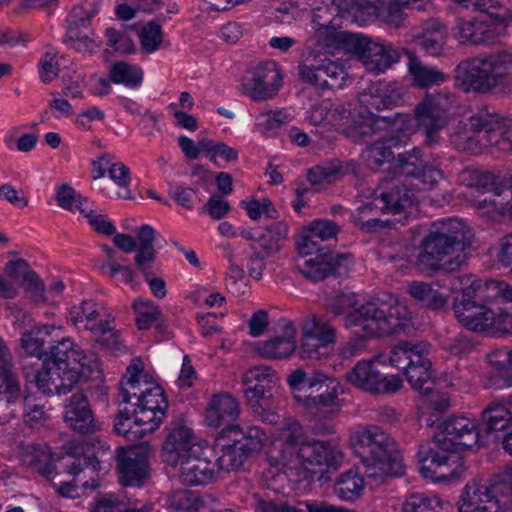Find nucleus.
Masks as SVG:
<instances>
[{
    "instance_id": "nucleus-1",
    "label": "nucleus",
    "mask_w": 512,
    "mask_h": 512,
    "mask_svg": "<svg viewBox=\"0 0 512 512\" xmlns=\"http://www.w3.org/2000/svg\"><path fill=\"white\" fill-rule=\"evenodd\" d=\"M47 327H34L22 334L21 347L28 357L41 361V369L35 374V383L45 394L65 395L81 379L101 374V363L94 352H85L71 338L55 341L43 350Z\"/></svg>"
},
{
    "instance_id": "nucleus-2",
    "label": "nucleus",
    "mask_w": 512,
    "mask_h": 512,
    "mask_svg": "<svg viewBox=\"0 0 512 512\" xmlns=\"http://www.w3.org/2000/svg\"><path fill=\"white\" fill-rule=\"evenodd\" d=\"M341 227L328 219H316L305 227L296 240V246L305 259L298 264L301 274L312 283H318L329 277H347L353 266L349 253H335L323 242L335 238Z\"/></svg>"
},
{
    "instance_id": "nucleus-3",
    "label": "nucleus",
    "mask_w": 512,
    "mask_h": 512,
    "mask_svg": "<svg viewBox=\"0 0 512 512\" xmlns=\"http://www.w3.org/2000/svg\"><path fill=\"white\" fill-rule=\"evenodd\" d=\"M473 233L464 221L453 218L432 225L429 234L421 242L416 265L421 271H453L464 262V256H456L443 263V259L456 250L470 247Z\"/></svg>"
},
{
    "instance_id": "nucleus-4",
    "label": "nucleus",
    "mask_w": 512,
    "mask_h": 512,
    "mask_svg": "<svg viewBox=\"0 0 512 512\" xmlns=\"http://www.w3.org/2000/svg\"><path fill=\"white\" fill-rule=\"evenodd\" d=\"M455 81L465 92L489 93L512 86V52L497 50L461 61Z\"/></svg>"
},
{
    "instance_id": "nucleus-5",
    "label": "nucleus",
    "mask_w": 512,
    "mask_h": 512,
    "mask_svg": "<svg viewBox=\"0 0 512 512\" xmlns=\"http://www.w3.org/2000/svg\"><path fill=\"white\" fill-rule=\"evenodd\" d=\"M348 321L371 336L409 334L413 330L412 313L408 306L388 292H382L361 305L357 311L349 314Z\"/></svg>"
},
{
    "instance_id": "nucleus-6",
    "label": "nucleus",
    "mask_w": 512,
    "mask_h": 512,
    "mask_svg": "<svg viewBox=\"0 0 512 512\" xmlns=\"http://www.w3.org/2000/svg\"><path fill=\"white\" fill-rule=\"evenodd\" d=\"M473 11L482 14L469 20L458 19L455 37L461 44L488 46L495 44L504 33L508 21L512 18L509 8L491 1H476Z\"/></svg>"
},
{
    "instance_id": "nucleus-7",
    "label": "nucleus",
    "mask_w": 512,
    "mask_h": 512,
    "mask_svg": "<svg viewBox=\"0 0 512 512\" xmlns=\"http://www.w3.org/2000/svg\"><path fill=\"white\" fill-rule=\"evenodd\" d=\"M265 440V432L257 426L222 428L215 439L218 468L238 470L262 450Z\"/></svg>"
},
{
    "instance_id": "nucleus-8",
    "label": "nucleus",
    "mask_w": 512,
    "mask_h": 512,
    "mask_svg": "<svg viewBox=\"0 0 512 512\" xmlns=\"http://www.w3.org/2000/svg\"><path fill=\"white\" fill-rule=\"evenodd\" d=\"M353 446L367 467L377 468L392 477L404 474L405 467L397 444L379 427L357 431L353 437Z\"/></svg>"
},
{
    "instance_id": "nucleus-9",
    "label": "nucleus",
    "mask_w": 512,
    "mask_h": 512,
    "mask_svg": "<svg viewBox=\"0 0 512 512\" xmlns=\"http://www.w3.org/2000/svg\"><path fill=\"white\" fill-rule=\"evenodd\" d=\"M417 200L416 190L411 187L407 179L402 180L398 177L384 180L377 189L373 202L366 203L358 208L355 223L363 231L374 232L382 227L379 219L369 217L374 207L384 213L398 214L412 207Z\"/></svg>"
},
{
    "instance_id": "nucleus-10",
    "label": "nucleus",
    "mask_w": 512,
    "mask_h": 512,
    "mask_svg": "<svg viewBox=\"0 0 512 512\" xmlns=\"http://www.w3.org/2000/svg\"><path fill=\"white\" fill-rule=\"evenodd\" d=\"M456 106V95L446 90L427 94L415 106L414 119L423 136V147L433 149L443 143L441 133L449 125Z\"/></svg>"
},
{
    "instance_id": "nucleus-11",
    "label": "nucleus",
    "mask_w": 512,
    "mask_h": 512,
    "mask_svg": "<svg viewBox=\"0 0 512 512\" xmlns=\"http://www.w3.org/2000/svg\"><path fill=\"white\" fill-rule=\"evenodd\" d=\"M430 344L424 341H403L390 351V364L406 375L411 388L423 395H429L434 389L432 362L427 357Z\"/></svg>"
},
{
    "instance_id": "nucleus-12",
    "label": "nucleus",
    "mask_w": 512,
    "mask_h": 512,
    "mask_svg": "<svg viewBox=\"0 0 512 512\" xmlns=\"http://www.w3.org/2000/svg\"><path fill=\"white\" fill-rule=\"evenodd\" d=\"M277 374L267 366L250 369L244 376L243 393L254 414L268 424H275L279 416L275 413L274 393L277 390Z\"/></svg>"
},
{
    "instance_id": "nucleus-13",
    "label": "nucleus",
    "mask_w": 512,
    "mask_h": 512,
    "mask_svg": "<svg viewBox=\"0 0 512 512\" xmlns=\"http://www.w3.org/2000/svg\"><path fill=\"white\" fill-rule=\"evenodd\" d=\"M455 450H441L435 444L421 445L418 451L420 473L434 482L460 480L466 472L463 458Z\"/></svg>"
},
{
    "instance_id": "nucleus-14",
    "label": "nucleus",
    "mask_w": 512,
    "mask_h": 512,
    "mask_svg": "<svg viewBox=\"0 0 512 512\" xmlns=\"http://www.w3.org/2000/svg\"><path fill=\"white\" fill-rule=\"evenodd\" d=\"M302 343L298 349L301 359L320 360L328 357L336 343V329L325 318L312 314L301 324Z\"/></svg>"
},
{
    "instance_id": "nucleus-15",
    "label": "nucleus",
    "mask_w": 512,
    "mask_h": 512,
    "mask_svg": "<svg viewBox=\"0 0 512 512\" xmlns=\"http://www.w3.org/2000/svg\"><path fill=\"white\" fill-rule=\"evenodd\" d=\"M346 380L354 387L370 394H393L402 387L397 375H387L378 368L375 360H361L346 374Z\"/></svg>"
},
{
    "instance_id": "nucleus-16",
    "label": "nucleus",
    "mask_w": 512,
    "mask_h": 512,
    "mask_svg": "<svg viewBox=\"0 0 512 512\" xmlns=\"http://www.w3.org/2000/svg\"><path fill=\"white\" fill-rule=\"evenodd\" d=\"M482 425L465 416H454L446 419L434 437V444L441 450H466L478 443Z\"/></svg>"
},
{
    "instance_id": "nucleus-17",
    "label": "nucleus",
    "mask_w": 512,
    "mask_h": 512,
    "mask_svg": "<svg viewBox=\"0 0 512 512\" xmlns=\"http://www.w3.org/2000/svg\"><path fill=\"white\" fill-rule=\"evenodd\" d=\"M300 79L319 88L339 89L344 85L347 72L343 66L330 60L326 55L311 53L305 62L299 65Z\"/></svg>"
},
{
    "instance_id": "nucleus-18",
    "label": "nucleus",
    "mask_w": 512,
    "mask_h": 512,
    "mask_svg": "<svg viewBox=\"0 0 512 512\" xmlns=\"http://www.w3.org/2000/svg\"><path fill=\"white\" fill-rule=\"evenodd\" d=\"M278 64L274 61L258 63L242 79L245 95L259 102L273 98L282 85Z\"/></svg>"
},
{
    "instance_id": "nucleus-19",
    "label": "nucleus",
    "mask_w": 512,
    "mask_h": 512,
    "mask_svg": "<svg viewBox=\"0 0 512 512\" xmlns=\"http://www.w3.org/2000/svg\"><path fill=\"white\" fill-rule=\"evenodd\" d=\"M453 292V311L457 320L470 331L484 332L487 327L490 300L482 301L477 290Z\"/></svg>"
},
{
    "instance_id": "nucleus-20",
    "label": "nucleus",
    "mask_w": 512,
    "mask_h": 512,
    "mask_svg": "<svg viewBox=\"0 0 512 512\" xmlns=\"http://www.w3.org/2000/svg\"><path fill=\"white\" fill-rule=\"evenodd\" d=\"M499 474L491 485L477 480L468 482L457 501L458 512H501V495L496 493Z\"/></svg>"
},
{
    "instance_id": "nucleus-21",
    "label": "nucleus",
    "mask_w": 512,
    "mask_h": 512,
    "mask_svg": "<svg viewBox=\"0 0 512 512\" xmlns=\"http://www.w3.org/2000/svg\"><path fill=\"white\" fill-rule=\"evenodd\" d=\"M411 122V118L406 114L374 115L370 113L361 122L348 126L346 133L353 141L366 143L370 137L380 131H409Z\"/></svg>"
},
{
    "instance_id": "nucleus-22",
    "label": "nucleus",
    "mask_w": 512,
    "mask_h": 512,
    "mask_svg": "<svg viewBox=\"0 0 512 512\" xmlns=\"http://www.w3.org/2000/svg\"><path fill=\"white\" fill-rule=\"evenodd\" d=\"M167 431L161 455L166 464L176 465L179 459H183L192 450H201V445L195 442L194 433L183 418L173 420Z\"/></svg>"
},
{
    "instance_id": "nucleus-23",
    "label": "nucleus",
    "mask_w": 512,
    "mask_h": 512,
    "mask_svg": "<svg viewBox=\"0 0 512 512\" xmlns=\"http://www.w3.org/2000/svg\"><path fill=\"white\" fill-rule=\"evenodd\" d=\"M473 128L485 129V142L500 151H512V118L488 111L472 115Z\"/></svg>"
},
{
    "instance_id": "nucleus-24",
    "label": "nucleus",
    "mask_w": 512,
    "mask_h": 512,
    "mask_svg": "<svg viewBox=\"0 0 512 512\" xmlns=\"http://www.w3.org/2000/svg\"><path fill=\"white\" fill-rule=\"evenodd\" d=\"M397 161L400 174L406 179L414 178L425 190L434 188L444 177L442 170L424 162L421 147L399 153Z\"/></svg>"
},
{
    "instance_id": "nucleus-25",
    "label": "nucleus",
    "mask_w": 512,
    "mask_h": 512,
    "mask_svg": "<svg viewBox=\"0 0 512 512\" xmlns=\"http://www.w3.org/2000/svg\"><path fill=\"white\" fill-rule=\"evenodd\" d=\"M178 467V477L182 484L188 486H205L212 483L216 477L215 464L203 451L194 449L191 453L179 459V463L171 465Z\"/></svg>"
},
{
    "instance_id": "nucleus-26",
    "label": "nucleus",
    "mask_w": 512,
    "mask_h": 512,
    "mask_svg": "<svg viewBox=\"0 0 512 512\" xmlns=\"http://www.w3.org/2000/svg\"><path fill=\"white\" fill-rule=\"evenodd\" d=\"M156 231L150 225H142L136 233V255L135 265L144 276L145 281L150 288H165V281L161 277L155 276L153 272V264L156 259V251L154 242Z\"/></svg>"
},
{
    "instance_id": "nucleus-27",
    "label": "nucleus",
    "mask_w": 512,
    "mask_h": 512,
    "mask_svg": "<svg viewBox=\"0 0 512 512\" xmlns=\"http://www.w3.org/2000/svg\"><path fill=\"white\" fill-rule=\"evenodd\" d=\"M64 421L67 426L79 434H93L101 429L86 395L77 392L71 395L64 406Z\"/></svg>"
},
{
    "instance_id": "nucleus-28",
    "label": "nucleus",
    "mask_w": 512,
    "mask_h": 512,
    "mask_svg": "<svg viewBox=\"0 0 512 512\" xmlns=\"http://www.w3.org/2000/svg\"><path fill=\"white\" fill-rule=\"evenodd\" d=\"M297 458L311 465H325L328 470H337L343 459L334 439H309L297 449Z\"/></svg>"
},
{
    "instance_id": "nucleus-29",
    "label": "nucleus",
    "mask_w": 512,
    "mask_h": 512,
    "mask_svg": "<svg viewBox=\"0 0 512 512\" xmlns=\"http://www.w3.org/2000/svg\"><path fill=\"white\" fill-rule=\"evenodd\" d=\"M6 258L7 261L4 263L2 276L6 280L7 287L45 288V283L40 275L32 268L28 260L21 257L17 251H8Z\"/></svg>"
},
{
    "instance_id": "nucleus-30",
    "label": "nucleus",
    "mask_w": 512,
    "mask_h": 512,
    "mask_svg": "<svg viewBox=\"0 0 512 512\" xmlns=\"http://www.w3.org/2000/svg\"><path fill=\"white\" fill-rule=\"evenodd\" d=\"M119 480L124 486H141L148 476V458L136 448H118L116 456Z\"/></svg>"
},
{
    "instance_id": "nucleus-31",
    "label": "nucleus",
    "mask_w": 512,
    "mask_h": 512,
    "mask_svg": "<svg viewBox=\"0 0 512 512\" xmlns=\"http://www.w3.org/2000/svg\"><path fill=\"white\" fill-rule=\"evenodd\" d=\"M486 333L494 337L512 336V290H499L490 300Z\"/></svg>"
},
{
    "instance_id": "nucleus-32",
    "label": "nucleus",
    "mask_w": 512,
    "mask_h": 512,
    "mask_svg": "<svg viewBox=\"0 0 512 512\" xmlns=\"http://www.w3.org/2000/svg\"><path fill=\"white\" fill-rule=\"evenodd\" d=\"M482 430L502 439L503 448L512 456V413L503 403H492L482 412Z\"/></svg>"
},
{
    "instance_id": "nucleus-33",
    "label": "nucleus",
    "mask_w": 512,
    "mask_h": 512,
    "mask_svg": "<svg viewBox=\"0 0 512 512\" xmlns=\"http://www.w3.org/2000/svg\"><path fill=\"white\" fill-rule=\"evenodd\" d=\"M288 226L281 221L274 222L268 227L260 230L258 244H251L253 253L250 257L252 263H257L259 267L264 264V260L279 252L287 238Z\"/></svg>"
},
{
    "instance_id": "nucleus-34",
    "label": "nucleus",
    "mask_w": 512,
    "mask_h": 512,
    "mask_svg": "<svg viewBox=\"0 0 512 512\" xmlns=\"http://www.w3.org/2000/svg\"><path fill=\"white\" fill-rule=\"evenodd\" d=\"M239 416V404L229 394L214 395L206 408L205 422L214 428H228L237 426L233 424Z\"/></svg>"
},
{
    "instance_id": "nucleus-35",
    "label": "nucleus",
    "mask_w": 512,
    "mask_h": 512,
    "mask_svg": "<svg viewBox=\"0 0 512 512\" xmlns=\"http://www.w3.org/2000/svg\"><path fill=\"white\" fill-rule=\"evenodd\" d=\"M283 335L273 337L258 345L257 352L266 359H285L296 350L295 328L287 320L282 321Z\"/></svg>"
},
{
    "instance_id": "nucleus-36",
    "label": "nucleus",
    "mask_w": 512,
    "mask_h": 512,
    "mask_svg": "<svg viewBox=\"0 0 512 512\" xmlns=\"http://www.w3.org/2000/svg\"><path fill=\"white\" fill-rule=\"evenodd\" d=\"M400 59L399 52L387 42L369 40L361 61L369 71L381 73Z\"/></svg>"
},
{
    "instance_id": "nucleus-37",
    "label": "nucleus",
    "mask_w": 512,
    "mask_h": 512,
    "mask_svg": "<svg viewBox=\"0 0 512 512\" xmlns=\"http://www.w3.org/2000/svg\"><path fill=\"white\" fill-rule=\"evenodd\" d=\"M369 40L370 38L362 34L336 30L326 33L324 48L330 51H343L361 60Z\"/></svg>"
},
{
    "instance_id": "nucleus-38",
    "label": "nucleus",
    "mask_w": 512,
    "mask_h": 512,
    "mask_svg": "<svg viewBox=\"0 0 512 512\" xmlns=\"http://www.w3.org/2000/svg\"><path fill=\"white\" fill-rule=\"evenodd\" d=\"M483 141H485V129L473 128L472 116L466 123L460 122L450 135V142L455 149L470 154L480 153Z\"/></svg>"
},
{
    "instance_id": "nucleus-39",
    "label": "nucleus",
    "mask_w": 512,
    "mask_h": 512,
    "mask_svg": "<svg viewBox=\"0 0 512 512\" xmlns=\"http://www.w3.org/2000/svg\"><path fill=\"white\" fill-rule=\"evenodd\" d=\"M63 43L78 52L92 54L100 48L101 41L91 27V23L67 26Z\"/></svg>"
},
{
    "instance_id": "nucleus-40",
    "label": "nucleus",
    "mask_w": 512,
    "mask_h": 512,
    "mask_svg": "<svg viewBox=\"0 0 512 512\" xmlns=\"http://www.w3.org/2000/svg\"><path fill=\"white\" fill-rule=\"evenodd\" d=\"M446 27L437 19L425 23L421 35L416 39L417 45L430 56H439L446 44Z\"/></svg>"
},
{
    "instance_id": "nucleus-41",
    "label": "nucleus",
    "mask_w": 512,
    "mask_h": 512,
    "mask_svg": "<svg viewBox=\"0 0 512 512\" xmlns=\"http://www.w3.org/2000/svg\"><path fill=\"white\" fill-rule=\"evenodd\" d=\"M78 308L87 319L84 330L91 332H109L111 330L113 320L102 305L92 300H84Z\"/></svg>"
},
{
    "instance_id": "nucleus-42",
    "label": "nucleus",
    "mask_w": 512,
    "mask_h": 512,
    "mask_svg": "<svg viewBox=\"0 0 512 512\" xmlns=\"http://www.w3.org/2000/svg\"><path fill=\"white\" fill-rule=\"evenodd\" d=\"M489 363L495 369L494 384L499 388L512 386V350L502 347L489 355Z\"/></svg>"
},
{
    "instance_id": "nucleus-43",
    "label": "nucleus",
    "mask_w": 512,
    "mask_h": 512,
    "mask_svg": "<svg viewBox=\"0 0 512 512\" xmlns=\"http://www.w3.org/2000/svg\"><path fill=\"white\" fill-rule=\"evenodd\" d=\"M364 489L363 477L353 469L339 475L334 483V492L343 501H354Z\"/></svg>"
},
{
    "instance_id": "nucleus-44",
    "label": "nucleus",
    "mask_w": 512,
    "mask_h": 512,
    "mask_svg": "<svg viewBox=\"0 0 512 512\" xmlns=\"http://www.w3.org/2000/svg\"><path fill=\"white\" fill-rule=\"evenodd\" d=\"M409 73L412 77L413 85L419 88L439 85L448 79V76L437 68L423 65L416 59L410 60Z\"/></svg>"
},
{
    "instance_id": "nucleus-45",
    "label": "nucleus",
    "mask_w": 512,
    "mask_h": 512,
    "mask_svg": "<svg viewBox=\"0 0 512 512\" xmlns=\"http://www.w3.org/2000/svg\"><path fill=\"white\" fill-rule=\"evenodd\" d=\"M398 139L392 135H382L372 142L366 149V156L369 165L380 166L393 159L392 146Z\"/></svg>"
},
{
    "instance_id": "nucleus-46",
    "label": "nucleus",
    "mask_w": 512,
    "mask_h": 512,
    "mask_svg": "<svg viewBox=\"0 0 512 512\" xmlns=\"http://www.w3.org/2000/svg\"><path fill=\"white\" fill-rule=\"evenodd\" d=\"M135 421V427L140 429L143 437L154 432L166 418V413L152 408L135 405L131 412Z\"/></svg>"
},
{
    "instance_id": "nucleus-47",
    "label": "nucleus",
    "mask_w": 512,
    "mask_h": 512,
    "mask_svg": "<svg viewBox=\"0 0 512 512\" xmlns=\"http://www.w3.org/2000/svg\"><path fill=\"white\" fill-rule=\"evenodd\" d=\"M337 12L352 13L357 21L366 22L376 17L378 8L368 0H332Z\"/></svg>"
},
{
    "instance_id": "nucleus-48",
    "label": "nucleus",
    "mask_w": 512,
    "mask_h": 512,
    "mask_svg": "<svg viewBox=\"0 0 512 512\" xmlns=\"http://www.w3.org/2000/svg\"><path fill=\"white\" fill-rule=\"evenodd\" d=\"M110 78L114 83L124 84L130 88H136L142 83L143 71L138 66L131 65L123 61L116 62L111 67Z\"/></svg>"
},
{
    "instance_id": "nucleus-49",
    "label": "nucleus",
    "mask_w": 512,
    "mask_h": 512,
    "mask_svg": "<svg viewBox=\"0 0 512 512\" xmlns=\"http://www.w3.org/2000/svg\"><path fill=\"white\" fill-rule=\"evenodd\" d=\"M440 500L437 496L413 492L408 494L402 503V512H439Z\"/></svg>"
},
{
    "instance_id": "nucleus-50",
    "label": "nucleus",
    "mask_w": 512,
    "mask_h": 512,
    "mask_svg": "<svg viewBox=\"0 0 512 512\" xmlns=\"http://www.w3.org/2000/svg\"><path fill=\"white\" fill-rule=\"evenodd\" d=\"M169 503L173 512H198L202 505L198 492L185 489L172 492Z\"/></svg>"
},
{
    "instance_id": "nucleus-51",
    "label": "nucleus",
    "mask_w": 512,
    "mask_h": 512,
    "mask_svg": "<svg viewBox=\"0 0 512 512\" xmlns=\"http://www.w3.org/2000/svg\"><path fill=\"white\" fill-rule=\"evenodd\" d=\"M132 306L137 313L135 322L139 330L149 329L160 317L161 312L152 301L137 298Z\"/></svg>"
},
{
    "instance_id": "nucleus-52",
    "label": "nucleus",
    "mask_w": 512,
    "mask_h": 512,
    "mask_svg": "<svg viewBox=\"0 0 512 512\" xmlns=\"http://www.w3.org/2000/svg\"><path fill=\"white\" fill-rule=\"evenodd\" d=\"M358 296L351 290H331L326 298V307L336 315L350 311L358 303Z\"/></svg>"
},
{
    "instance_id": "nucleus-53",
    "label": "nucleus",
    "mask_w": 512,
    "mask_h": 512,
    "mask_svg": "<svg viewBox=\"0 0 512 512\" xmlns=\"http://www.w3.org/2000/svg\"><path fill=\"white\" fill-rule=\"evenodd\" d=\"M134 405L152 408L166 413L169 403L163 388L155 384L141 391L138 396V402Z\"/></svg>"
},
{
    "instance_id": "nucleus-54",
    "label": "nucleus",
    "mask_w": 512,
    "mask_h": 512,
    "mask_svg": "<svg viewBox=\"0 0 512 512\" xmlns=\"http://www.w3.org/2000/svg\"><path fill=\"white\" fill-rule=\"evenodd\" d=\"M24 451L31 455L30 463L34 465H40L39 471L43 475H50L54 469V465L51 461L50 448L46 444L29 443L24 447Z\"/></svg>"
},
{
    "instance_id": "nucleus-55",
    "label": "nucleus",
    "mask_w": 512,
    "mask_h": 512,
    "mask_svg": "<svg viewBox=\"0 0 512 512\" xmlns=\"http://www.w3.org/2000/svg\"><path fill=\"white\" fill-rule=\"evenodd\" d=\"M139 38L142 49L146 53H153L159 49L163 41L162 28L157 22L150 21L143 26Z\"/></svg>"
},
{
    "instance_id": "nucleus-56",
    "label": "nucleus",
    "mask_w": 512,
    "mask_h": 512,
    "mask_svg": "<svg viewBox=\"0 0 512 512\" xmlns=\"http://www.w3.org/2000/svg\"><path fill=\"white\" fill-rule=\"evenodd\" d=\"M412 297L427 309L438 311L444 309L448 303V296L439 290H409Z\"/></svg>"
},
{
    "instance_id": "nucleus-57",
    "label": "nucleus",
    "mask_w": 512,
    "mask_h": 512,
    "mask_svg": "<svg viewBox=\"0 0 512 512\" xmlns=\"http://www.w3.org/2000/svg\"><path fill=\"white\" fill-rule=\"evenodd\" d=\"M114 431L117 434H121L128 440L142 438L143 435L140 429L135 427V421L133 419L131 411L128 409L120 410L114 421Z\"/></svg>"
},
{
    "instance_id": "nucleus-58",
    "label": "nucleus",
    "mask_w": 512,
    "mask_h": 512,
    "mask_svg": "<svg viewBox=\"0 0 512 512\" xmlns=\"http://www.w3.org/2000/svg\"><path fill=\"white\" fill-rule=\"evenodd\" d=\"M451 286V288H512L510 284L504 281H495L493 279L486 280L483 283L481 279H477L472 274L454 277Z\"/></svg>"
},
{
    "instance_id": "nucleus-59",
    "label": "nucleus",
    "mask_w": 512,
    "mask_h": 512,
    "mask_svg": "<svg viewBox=\"0 0 512 512\" xmlns=\"http://www.w3.org/2000/svg\"><path fill=\"white\" fill-rule=\"evenodd\" d=\"M109 177L119 187L125 188L124 193H117V197L121 199H132L131 191L128 186L131 181L130 170L122 162L113 163L108 169Z\"/></svg>"
},
{
    "instance_id": "nucleus-60",
    "label": "nucleus",
    "mask_w": 512,
    "mask_h": 512,
    "mask_svg": "<svg viewBox=\"0 0 512 512\" xmlns=\"http://www.w3.org/2000/svg\"><path fill=\"white\" fill-rule=\"evenodd\" d=\"M371 98L373 101L370 104L375 108H390L397 105L401 99V94L394 89H390L388 85H379L375 89V93L371 92Z\"/></svg>"
},
{
    "instance_id": "nucleus-61",
    "label": "nucleus",
    "mask_w": 512,
    "mask_h": 512,
    "mask_svg": "<svg viewBox=\"0 0 512 512\" xmlns=\"http://www.w3.org/2000/svg\"><path fill=\"white\" fill-rule=\"evenodd\" d=\"M495 491L501 495V512L512 511V466L499 473V484Z\"/></svg>"
},
{
    "instance_id": "nucleus-62",
    "label": "nucleus",
    "mask_w": 512,
    "mask_h": 512,
    "mask_svg": "<svg viewBox=\"0 0 512 512\" xmlns=\"http://www.w3.org/2000/svg\"><path fill=\"white\" fill-rule=\"evenodd\" d=\"M253 507L255 512H304L301 507L290 505L286 502H275L255 496Z\"/></svg>"
},
{
    "instance_id": "nucleus-63",
    "label": "nucleus",
    "mask_w": 512,
    "mask_h": 512,
    "mask_svg": "<svg viewBox=\"0 0 512 512\" xmlns=\"http://www.w3.org/2000/svg\"><path fill=\"white\" fill-rule=\"evenodd\" d=\"M282 438L285 441V446L292 450L299 449V447L308 440L303 434L301 425L297 422H293L283 429Z\"/></svg>"
},
{
    "instance_id": "nucleus-64",
    "label": "nucleus",
    "mask_w": 512,
    "mask_h": 512,
    "mask_svg": "<svg viewBox=\"0 0 512 512\" xmlns=\"http://www.w3.org/2000/svg\"><path fill=\"white\" fill-rule=\"evenodd\" d=\"M230 209L228 201L217 194L212 195L204 206V211L214 220L224 218Z\"/></svg>"
}]
</instances>
